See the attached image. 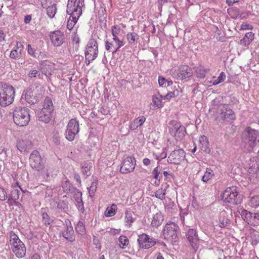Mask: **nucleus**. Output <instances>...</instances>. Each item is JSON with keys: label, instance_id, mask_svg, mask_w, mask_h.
Returning <instances> with one entry per match:
<instances>
[{"label": "nucleus", "instance_id": "nucleus-33", "mask_svg": "<svg viewBox=\"0 0 259 259\" xmlns=\"http://www.w3.org/2000/svg\"><path fill=\"white\" fill-rule=\"evenodd\" d=\"M133 214L134 212L133 211L126 210L125 212V221L128 224L129 228L131 227L132 223H133L136 219L133 218Z\"/></svg>", "mask_w": 259, "mask_h": 259}, {"label": "nucleus", "instance_id": "nucleus-64", "mask_svg": "<svg viewBox=\"0 0 259 259\" xmlns=\"http://www.w3.org/2000/svg\"><path fill=\"white\" fill-rule=\"evenodd\" d=\"M158 81L159 86L161 87L165 82L166 79L163 77L159 76Z\"/></svg>", "mask_w": 259, "mask_h": 259}, {"label": "nucleus", "instance_id": "nucleus-23", "mask_svg": "<svg viewBox=\"0 0 259 259\" xmlns=\"http://www.w3.org/2000/svg\"><path fill=\"white\" fill-rule=\"evenodd\" d=\"M146 120V118L144 116H141L135 119L133 122L130 125L131 130L134 131L136 130L138 126H141Z\"/></svg>", "mask_w": 259, "mask_h": 259}, {"label": "nucleus", "instance_id": "nucleus-53", "mask_svg": "<svg viewBox=\"0 0 259 259\" xmlns=\"http://www.w3.org/2000/svg\"><path fill=\"white\" fill-rule=\"evenodd\" d=\"M7 198L8 194L6 190L3 187H0V200L5 201Z\"/></svg>", "mask_w": 259, "mask_h": 259}, {"label": "nucleus", "instance_id": "nucleus-51", "mask_svg": "<svg viewBox=\"0 0 259 259\" xmlns=\"http://www.w3.org/2000/svg\"><path fill=\"white\" fill-rule=\"evenodd\" d=\"M74 198L76 201V202H79V201H82V193L75 188H74Z\"/></svg>", "mask_w": 259, "mask_h": 259}, {"label": "nucleus", "instance_id": "nucleus-32", "mask_svg": "<svg viewBox=\"0 0 259 259\" xmlns=\"http://www.w3.org/2000/svg\"><path fill=\"white\" fill-rule=\"evenodd\" d=\"M253 213L246 209H243L242 210L241 214L243 218V219L249 224V223H252Z\"/></svg>", "mask_w": 259, "mask_h": 259}, {"label": "nucleus", "instance_id": "nucleus-35", "mask_svg": "<svg viewBox=\"0 0 259 259\" xmlns=\"http://www.w3.org/2000/svg\"><path fill=\"white\" fill-rule=\"evenodd\" d=\"M228 13L233 19H237L240 15L239 9L237 7H232L228 9Z\"/></svg>", "mask_w": 259, "mask_h": 259}, {"label": "nucleus", "instance_id": "nucleus-38", "mask_svg": "<svg viewBox=\"0 0 259 259\" xmlns=\"http://www.w3.org/2000/svg\"><path fill=\"white\" fill-rule=\"evenodd\" d=\"M45 208H41V215L42 218V221L46 225H49L53 222V220L50 218L48 213L45 211Z\"/></svg>", "mask_w": 259, "mask_h": 259}, {"label": "nucleus", "instance_id": "nucleus-21", "mask_svg": "<svg viewBox=\"0 0 259 259\" xmlns=\"http://www.w3.org/2000/svg\"><path fill=\"white\" fill-rule=\"evenodd\" d=\"M164 217L161 212L156 213L153 218L151 225L153 227H158L163 222Z\"/></svg>", "mask_w": 259, "mask_h": 259}, {"label": "nucleus", "instance_id": "nucleus-60", "mask_svg": "<svg viewBox=\"0 0 259 259\" xmlns=\"http://www.w3.org/2000/svg\"><path fill=\"white\" fill-rule=\"evenodd\" d=\"M76 205L79 210L81 211L82 213L84 212V208L83 201H79V202H76Z\"/></svg>", "mask_w": 259, "mask_h": 259}, {"label": "nucleus", "instance_id": "nucleus-28", "mask_svg": "<svg viewBox=\"0 0 259 259\" xmlns=\"http://www.w3.org/2000/svg\"><path fill=\"white\" fill-rule=\"evenodd\" d=\"M199 141L202 144V150L207 153L210 152V149L207 147V145L208 144L207 137L204 135L201 136L199 138Z\"/></svg>", "mask_w": 259, "mask_h": 259}, {"label": "nucleus", "instance_id": "nucleus-13", "mask_svg": "<svg viewBox=\"0 0 259 259\" xmlns=\"http://www.w3.org/2000/svg\"><path fill=\"white\" fill-rule=\"evenodd\" d=\"M185 152L182 149L174 150L168 157V162L171 164L178 165L185 158Z\"/></svg>", "mask_w": 259, "mask_h": 259}, {"label": "nucleus", "instance_id": "nucleus-55", "mask_svg": "<svg viewBox=\"0 0 259 259\" xmlns=\"http://www.w3.org/2000/svg\"><path fill=\"white\" fill-rule=\"evenodd\" d=\"M83 57L80 55H75L74 57V65H80L83 61Z\"/></svg>", "mask_w": 259, "mask_h": 259}, {"label": "nucleus", "instance_id": "nucleus-48", "mask_svg": "<svg viewBox=\"0 0 259 259\" xmlns=\"http://www.w3.org/2000/svg\"><path fill=\"white\" fill-rule=\"evenodd\" d=\"M162 167L160 166H157L153 170L152 172V175L153 176V178L155 179H159V178H161L162 176H159V174L161 172Z\"/></svg>", "mask_w": 259, "mask_h": 259}, {"label": "nucleus", "instance_id": "nucleus-40", "mask_svg": "<svg viewBox=\"0 0 259 259\" xmlns=\"http://www.w3.org/2000/svg\"><path fill=\"white\" fill-rule=\"evenodd\" d=\"M213 176V172L210 168H207L204 175L202 177V181L207 182Z\"/></svg>", "mask_w": 259, "mask_h": 259}, {"label": "nucleus", "instance_id": "nucleus-27", "mask_svg": "<svg viewBox=\"0 0 259 259\" xmlns=\"http://www.w3.org/2000/svg\"><path fill=\"white\" fill-rule=\"evenodd\" d=\"M188 66H182V67L180 68V72L178 74L179 77L184 79L191 75V72L188 70Z\"/></svg>", "mask_w": 259, "mask_h": 259}, {"label": "nucleus", "instance_id": "nucleus-44", "mask_svg": "<svg viewBox=\"0 0 259 259\" xmlns=\"http://www.w3.org/2000/svg\"><path fill=\"white\" fill-rule=\"evenodd\" d=\"M249 205L252 207H257L259 206V195H254L252 196L250 199Z\"/></svg>", "mask_w": 259, "mask_h": 259}, {"label": "nucleus", "instance_id": "nucleus-59", "mask_svg": "<svg viewBox=\"0 0 259 259\" xmlns=\"http://www.w3.org/2000/svg\"><path fill=\"white\" fill-rule=\"evenodd\" d=\"M28 53L31 56L36 57L35 50H34L31 46L30 45L28 44L27 46Z\"/></svg>", "mask_w": 259, "mask_h": 259}, {"label": "nucleus", "instance_id": "nucleus-58", "mask_svg": "<svg viewBox=\"0 0 259 259\" xmlns=\"http://www.w3.org/2000/svg\"><path fill=\"white\" fill-rule=\"evenodd\" d=\"M97 185H98V181L97 179H95L92 182L91 186L89 188H88V189L89 190V191H96V190L97 188Z\"/></svg>", "mask_w": 259, "mask_h": 259}, {"label": "nucleus", "instance_id": "nucleus-41", "mask_svg": "<svg viewBox=\"0 0 259 259\" xmlns=\"http://www.w3.org/2000/svg\"><path fill=\"white\" fill-rule=\"evenodd\" d=\"M226 74L224 72H222L218 77L217 78H215L214 77H213V79L211 81L212 83V85H217L222 82H223L225 79H226Z\"/></svg>", "mask_w": 259, "mask_h": 259}, {"label": "nucleus", "instance_id": "nucleus-43", "mask_svg": "<svg viewBox=\"0 0 259 259\" xmlns=\"http://www.w3.org/2000/svg\"><path fill=\"white\" fill-rule=\"evenodd\" d=\"M118 241L120 243V247L124 249L128 244V239L125 236H120L118 238Z\"/></svg>", "mask_w": 259, "mask_h": 259}, {"label": "nucleus", "instance_id": "nucleus-45", "mask_svg": "<svg viewBox=\"0 0 259 259\" xmlns=\"http://www.w3.org/2000/svg\"><path fill=\"white\" fill-rule=\"evenodd\" d=\"M105 48L107 51L111 52L112 53L117 52L116 46H115L114 44L108 41H106Z\"/></svg>", "mask_w": 259, "mask_h": 259}, {"label": "nucleus", "instance_id": "nucleus-12", "mask_svg": "<svg viewBox=\"0 0 259 259\" xmlns=\"http://www.w3.org/2000/svg\"><path fill=\"white\" fill-rule=\"evenodd\" d=\"M138 242L140 248L149 249L156 244V240L145 233H143L138 236Z\"/></svg>", "mask_w": 259, "mask_h": 259}, {"label": "nucleus", "instance_id": "nucleus-19", "mask_svg": "<svg viewBox=\"0 0 259 259\" xmlns=\"http://www.w3.org/2000/svg\"><path fill=\"white\" fill-rule=\"evenodd\" d=\"M186 237L193 246V244L196 245L198 241V236L196 230L189 229L186 232Z\"/></svg>", "mask_w": 259, "mask_h": 259}, {"label": "nucleus", "instance_id": "nucleus-25", "mask_svg": "<svg viewBox=\"0 0 259 259\" xmlns=\"http://www.w3.org/2000/svg\"><path fill=\"white\" fill-rule=\"evenodd\" d=\"M163 96L159 93L158 95H153L152 96V102L158 108H162L163 105L162 102Z\"/></svg>", "mask_w": 259, "mask_h": 259}, {"label": "nucleus", "instance_id": "nucleus-62", "mask_svg": "<svg viewBox=\"0 0 259 259\" xmlns=\"http://www.w3.org/2000/svg\"><path fill=\"white\" fill-rule=\"evenodd\" d=\"M163 175L165 177V180H169L170 178H173L174 177V175L172 173H168L166 171L163 172Z\"/></svg>", "mask_w": 259, "mask_h": 259}, {"label": "nucleus", "instance_id": "nucleus-47", "mask_svg": "<svg viewBox=\"0 0 259 259\" xmlns=\"http://www.w3.org/2000/svg\"><path fill=\"white\" fill-rule=\"evenodd\" d=\"M20 192L18 189H13L9 196L10 199L12 200H18L20 195Z\"/></svg>", "mask_w": 259, "mask_h": 259}, {"label": "nucleus", "instance_id": "nucleus-61", "mask_svg": "<svg viewBox=\"0 0 259 259\" xmlns=\"http://www.w3.org/2000/svg\"><path fill=\"white\" fill-rule=\"evenodd\" d=\"M101 113L103 115H108V114H111V113L110 112V111L108 110V109L105 106H102V107L101 108Z\"/></svg>", "mask_w": 259, "mask_h": 259}, {"label": "nucleus", "instance_id": "nucleus-2", "mask_svg": "<svg viewBox=\"0 0 259 259\" xmlns=\"http://www.w3.org/2000/svg\"><path fill=\"white\" fill-rule=\"evenodd\" d=\"M15 93L11 84L0 82V105L5 107L11 104L14 100Z\"/></svg>", "mask_w": 259, "mask_h": 259}, {"label": "nucleus", "instance_id": "nucleus-17", "mask_svg": "<svg viewBox=\"0 0 259 259\" xmlns=\"http://www.w3.org/2000/svg\"><path fill=\"white\" fill-rule=\"evenodd\" d=\"M221 110L220 118L224 122L231 123L236 119L235 112L232 109L224 106Z\"/></svg>", "mask_w": 259, "mask_h": 259}, {"label": "nucleus", "instance_id": "nucleus-5", "mask_svg": "<svg viewBox=\"0 0 259 259\" xmlns=\"http://www.w3.org/2000/svg\"><path fill=\"white\" fill-rule=\"evenodd\" d=\"M10 241L12 251L16 256L18 258L24 257L26 253V247L18 236L12 232L10 233Z\"/></svg>", "mask_w": 259, "mask_h": 259}, {"label": "nucleus", "instance_id": "nucleus-29", "mask_svg": "<svg viewBox=\"0 0 259 259\" xmlns=\"http://www.w3.org/2000/svg\"><path fill=\"white\" fill-rule=\"evenodd\" d=\"M42 109H46L54 112V107L53 106V102L51 98L48 97H47L45 98L44 102L43 108Z\"/></svg>", "mask_w": 259, "mask_h": 259}, {"label": "nucleus", "instance_id": "nucleus-39", "mask_svg": "<svg viewBox=\"0 0 259 259\" xmlns=\"http://www.w3.org/2000/svg\"><path fill=\"white\" fill-rule=\"evenodd\" d=\"M56 4H53L51 6H49L47 9V15L50 18H53L55 16L57 12Z\"/></svg>", "mask_w": 259, "mask_h": 259}, {"label": "nucleus", "instance_id": "nucleus-18", "mask_svg": "<svg viewBox=\"0 0 259 259\" xmlns=\"http://www.w3.org/2000/svg\"><path fill=\"white\" fill-rule=\"evenodd\" d=\"M53 113V111L41 109L37 113L38 120L40 121L48 123L50 121Z\"/></svg>", "mask_w": 259, "mask_h": 259}, {"label": "nucleus", "instance_id": "nucleus-22", "mask_svg": "<svg viewBox=\"0 0 259 259\" xmlns=\"http://www.w3.org/2000/svg\"><path fill=\"white\" fill-rule=\"evenodd\" d=\"M254 34L252 32H249L245 34V36L242 38L239 42V44L243 46H247L254 39Z\"/></svg>", "mask_w": 259, "mask_h": 259}, {"label": "nucleus", "instance_id": "nucleus-34", "mask_svg": "<svg viewBox=\"0 0 259 259\" xmlns=\"http://www.w3.org/2000/svg\"><path fill=\"white\" fill-rule=\"evenodd\" d=\"M116 207L117 206L115 204H112L110 207H108L105 211V215L106 217H110L114 215L116 213L115 209L116 208Z\"/></svg>", "mask_w": 259, "mask_h": 259}, {"label": "nucleus", "instance_id": "nucleus-30", "mask_svg": "<svg viewBox=\"0 0 259 259\" xmlns=\"http://www.w3.org/2000/svg\"><path fill=\"white\" fill-rule=\"evenodd\" d=\"M67 14L70 15V17L68 19V22H67V28L69 30H71L73 28L74 25L77 22V20L78 19V18L79 17H77L76 16V17L75 18V16H73L72 15V14H70V13H67Z\"/></svg>", "mask_w": 259, "mask_h": 259}, {"label": "nucleus", "instance_id": "nucleus-37", "mask_svg": "<svg viewBox=\"0 0 259 259\" xmlns=\"http://www.w3.org/2000/svg\"><path fill=\"white\" fill-rule=\"evenodd\" d=\"M92 167L91 165L89 163L84 162L82 164L81 171L84 176H89L91 175L90 169Z\"/></svg>", "mask_w": 259, "mask_h": 259}, {"label": "nucleus", "instance_id": "nucleus-8", "mask_svg": "<svg viewBox=\"0 0 259 259\" xmlns=\"http://www.w3.org/2000/svg\"><path fill=\"white\" fill-rule=\"evenodd\" d=\"M98 54V45L96 39L91 38L87 45L86 52H85L87 65H89L91 61L94 60Z\"/></svg>", "mask_w": 259, "mask_h": 259}, {"label": "nucleus", "instance_id": "nucleus-11", "mask_svg": "<svg viewBox=\"0 0 259 259\" xmlns=\"http://www.w3.org/2000/svg\"><path fill=\"white\" fill-rule=\"evenodd\" d=\"M169 124L172 125V127L169 128V133L171 135H174L175 139L178 140L183 139L186 134V128L181 125V123L176 120H171Z\"/></svg>", "mask_w": 259, "mask_h": 259}, {"label": "nucleus", "instance_id": "nucleus-56", "mask_svg": "<svg viewBox=\"0 0 259 259\" xmlns=\"http://www.w3.org/2000/svg\"><path fill=\"white\" fill-rule=\"evenodd\" d=\"M252 224H253L254 226L259 225V212L253 213Z\"/></svg>", "mask_w": 259, "mask_h": 259}, {"label": "nucleus", "instance_id": "nucleus-3", "mask_svg": "<svg viewBox=\"0 0 259 259\" xmlns=\"http://www.w3.org/2000/svg\"><path fill=\"white\" fill-rule=\"evenodd\" d=\"M241 138L246 145L252 149L259 145V132L250 126H247L243 130Z\"/></svg>", "mask_w": 259, "mask_h": 259}, {"label": "nucleus", "instance_id": "nucleus-50", "mask_svg": "<svg viewBox=\"0 0 259 259\" xmlns=\"http://www.w3.org/2000/svg\"><path fill=\"white\" fill-rule=\"evenodd\" d=\"M53 142L56 145H59L60 144L61 140L58 131H54L53 133L52 136Z\"/></svg>", "mask_w": 259, "mask_h": 259}, {"label": "nucleus", "instance_id": "nucleus-31", "mask_svg": "<svg viewBox=\"0 0 259 259\" xmlns=\"http://www.w3.org/2000/svg\"><path fill=\"white\" fill-rule=\"evenodd\" d=\"M62 187L63 191L66 193H72L74 189L69 180L63 182L62 184Z\"/></svg>", "mask_w": 259, "mask_h": 259}, {"label": "nucleus", "instance_id": "nucleus-14", "mask_svg": "<svg viewBox=\"0 0 259 259\" xmlns=\"http://www.w3.org/2000/svg\"><path fill=\"white\" fill-rule=\"evenodd\" d=\"M136 165V159L134 156H127L122 162L120 172L123 174H128L134 170Z\"/></svg>", "mask_w": 259, "mask_h": 259}, {"label": "nucleus", "instance_id": "nucleus-16", "mask_svg": "<svg viewBox=\"0 0 259 259\" xmlns=\"http://www.w3.org/2000/svg\"><path fill=\"white\" fill-rule=\"evenodd\" d=\"M50 38L52 43L54 46H60L64 42L65 37L63 32L60 30H55L51 32L50 34Z\"/></svg>", "mask_w": 259, "mask_h": 259}, {"label": "nucleus", "instance_id": "nucleus-15", "mask_svg": "<svg viewBox=\"0 0 259 259\" xmlns=\"http://www.w3.org/2000/svg\"><path fill=\"white\" fill-rule=\"evenodd\" d=\"M23 96H24L26 102L29 104H34L38 101L37 91L32 87H29L24 91Z\"/></svg>", "mask_w": 259, "mask_h": 259}, {"label": "nucleus", "instance_id": "nucleus-52", "mask_svg": "<svg viewBox=\"0 0 259 259\" xmlns=\"http://www.w3.org/2000/svg\"><path fill=\"white\" fill-rule=\"evenodd\" d=\"M21 56V52L18 50L13 49L10 53V57L11 58H19Z\"/></svg>", "mask_w": 259, "mask_h": 259}, {"label": "nucleus", "instance_id": "nucleus-36", "mask_svg": "<svg viewBox=\"0 0 259 259\" xmlns=\"http://www.w3.org/2000/svg\"><path fill=\"white\" fill-rule=\"evenodd\" d=\"M27 143L28 142L24 140H20L17 144L18 149L21 152H25L27 151Z\"/></svg>", "mask_w": 259, "mask_h": 259}, {"label": "nucleus", "instance_id": "nucleus-20", "mask_svg": "<svg viewBox=\"0 0 259 259\" xmlns=\"http://www.w3.org/2000/svg\"><path fill=\"white\" fill-rule=\"evenodd\" d=\"M62 234L63 237L69 242H73L75 239L74 232L71 225L69 226L66 225V229L62 232Z\"/></svg>", "mask_w": 259, "mask_h": 259}, {"label": "nucleus", "instance_id": "nucleus-42", "mask_svg": "<svg viewBox=\"0 0 259 259\" xmlns=\"http://www.w3.org/2000/svg\"><path fill=\"white\" fill-rule=\"evenodd\" d=\"M76 232L81 235H83L85 234V228L83 222L79 221L75 227Z\"/></svg>", "mask_w": 259, "mask_h": 259}, {"label": "nucleus", "instance_id": "nucleus-9", "mask_svg": "<svg viewBox=\"0 0 259 259\" xmlns=\"http://www.w3.org/2000/svg\"><path fill=\"white\" fill-rule=\"evenodd\" d=\"M83 1L81 0H68L67 5V13L72 14L75 18L79 17L82 14V7Z\"/></svg>", "mask_w": 259, "mask_h": 259}, {"label": "nucleus", "instance_id": "nucleus-7", "mask_svg": "<svg viewBox=\"0 0 259 259\" xmlns=\"http://www.w3.org/2000/svg\"><path fill=\"white\" fill-rule=\"evenodd\" d=\"M180 228L177 224L174 222L167 223L163 230V235L165 240L171 243H175L179 240L178 233Z\"/></svg>", "mask_w": 259, "mask_h": 259}, {"label": "nucleus", "instance_id": "nucleus-46", "mask_svg": "<svg viewBox=\"0 0 259 259\" xmlns=\"http://www.w3.org/2000/svg\"><path fill=\"white\" fill-rule=\"evenodd\" d=\"M165 189L164 190L162 188L159 189L155 193V196L161 200L165 198Z\"/></svg>", "mask_w": 259, "mask_h": 259}, {"label": "nucleus", "instance_id": "nucleus-24", "mask_svg": "<svg viewBox=\"0 0 259 259\" xmlns=\"http://www.w3.org/2000/svg\"><path fill=\"white\" fill-rule=\"evenodd\" d=\"M226 212L225 211H222L221 216L219 218L220 227L221 228H225L229 226L231 223V221L228 218H226L225 215Z\"/></svg>", "mask_w": 259, "mask_h": 259}, {"label": "nucleus", "instance_id": "nucleus-57", "mask_svg": "<svg viewBox=\"0 0 259 259\" xmlns=\"http://www.w3.org/2000/svg\"><path fill=\"white\" fill-rule=\"evenodd\" d=\"M120 30V27L118 25L113 26L111 29L112 35H118Z\"/></svg>", "mask_w": 259, "mask_h": 259}, {"label": "nucleus", "instance_id": "nucleus-63", "mask_svg": "<svg viewBox=\"0 0 259 259\" xmlns=\"http://www.w3.org/2000/svg\"><path fill=\"white\" fill-rule=\"evenodd\" d=\"M73 178L78 183V186H80L81 184V181L79 174L76 172H74Z\"/></svg>", "mask_w": 259, "mask_h": 259}, {"label": "nucleus", "instance_id": "nucleus-6", "mask_svg": "<svg viewBox=\"0 0 259 259\" xmlns=\"http://www.w3.org/2000/svg\"><path fill=\"white\" fill-rule=\"evenodd\" d=\"M222 199L226 203L237 205L241 203L243 196L236 191V187L227 188L221 195Z\"/></svg>", "mask_w": 259, "mask_h": 259}, {"label": "nucleus", "instance_id": "nucleus-49", "mask_svg": "<svg viewBox=\"0 0 259 259\" xmlns=\"http://www.w3.org/2000/svg\"><path fill=\"white\" fill-rule=\"evenodd\" d=\"M29 78L32 79L38 77L39 78H41V74L40 72L36 70H30L28 74Z\"/></svg>", "mask_w": 259, "mask_h": 259}, {"label": "nucleus", "instance_id": "nucleus-4", "mask_svg": "<svg viewBox=\"0 0 259 259\" xmlns=\"http://www.w3.org/2000/svg\"><path fill=\"white\" fill-rule=\"evenodd\" d=\"M30 110L25 107H17L13 111V120L19 126L27 125L30 121Z\"/></svg>", "mask_w": 259, "mask_h": 259}, {"label": "nucleus", "instance_id": "nucleus-1", "mask_svg": "<svg viewBox=\"0 0 259 259\" xmlns=\"http://www.w3.org/2000/svg\"><path fill=\"white\" fill-rule=\"evenodd\" d=\"M46 160L43 159L37 150H33L29 156L30 166L36 170L40 171L44 179L50 178L51 169L45 165Z\"/></svg>", "mask_w": 259, "mask_h": 259}, {"label": "nucleus", "instance_id": "nucleus-10", "mask_svg": "<svg viewBox=\"0 0 259 259\" xmlns=\"http://www.w3.org/2000/svg\"><path fill=\"white\" fill-rule=\"evenodd\" d=\"M79 131V123L75 119H70L67 124V129L65 131V138L69 141H72L75 136Z\"/></svg>", "mask_w": 259, "mask_h": 259}, {"label": "nucleus", "instance_id": "nucleus-26", "mask_svg": "<svg viewBox=\"0 0 259 259\" xmlns=\"http://www.w3.org/2000/svg\"><path fill=\"white\" fill-rule=\"evenodd\" d=\"M126 38L130 44L136 45L139 39V36L136 32H128L126 35Z\"/></svg>", "mask_w": 259, "mask_h": 259}, {"label": "nucleus", "instance_id": "nucleus-54", "mask_svg": "<svg viewBox=\"0 0 259 259\" xmlns=\"http://www.w3.org/2000/svg\"><path fill=\"white\" fill-rule=\"evenodd\" d=\"M206 70L204 69H197L196 73L198 77L201 78H204L205 77Z\"/></svg>", "mask_w": 259, "mask_h": 259}]
</instances>
